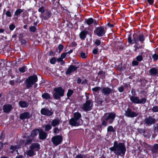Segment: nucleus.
Wrapping results in <instances>:
<instances>
[{
  "mask_svg": "<svg viewBox=\"0 0 158 158\" xmlns=\"http://www.w3.org/2000/svg\"><path fill=\"white\" fill-rule=\"evenodd\" d=\"M116 114L114 112H111L105 114L100 119L101 123L96 125L97 130L101 132L102 130L106 127L108 124H112L114 120L116 117Z\"/></svg>",
  "mask_w": 158,
  "mask_h": 158,
  "instance_id": "1",
  "label": "nucleus"
},
{
  "mask_svg": "<svg viewBox=\"0 0 158 158\" xmlns=\"http://www.w3.org/2000/svg\"><path fill=\"white\" fill-rule=\"evenodd\" d=\"M109 149L111 152H114L115 154L118 155L122 154L124 155L126 152V148L124 143H118L117 141L114 143L113 146Z\"/></svg>",
  "mask_w": 158,
  "mask_h": 158,
  "instance_id": "2",
  "label": "nucleus"
},
{
  "mask_svg": "<svg viewBox=\"0 0 158 158\" xmlns=\"http://www.w3.org/2000/svg\"><path fill=\"white\" fill-rule=\"evenodd\" d=\"M133 38H132V35L130 34L128 37V43L130 44H137L139 42L141 44L144 43L145 40V37L143 33L139 35L136 33H134L132 35Z\"/></svg>",
  "mask_w": 158,
  "mask_h": 158,
  "instance_id": "3",
  "label": "nucleus"
},
{
  "mask_svg": "<svg viewBox=\"0 0 158 158\" xmlns=\"http://www.w3.org/2000/svg\"><path fill=\"white\" fill-rule=\"evenodd\" d=\"M38 81V77L35 74L28 77L25 82L27 89H29L31 87L33 84Z\"/></svg>",
  "mask_w": 158,
  "mask_h": 158,
  "instance_id": "4",
  "label": "nucleus"
},
{
  "mask_svg": "<svg viewBox=\"0 0 158 158\" xmlns=\"http://www.w3.org/2000/svg\"><path fill=\"white\" fill-rule=\"evenodd\" d=\"M54 91L53 96L55 99H59L64 95L65 90L61 86L55 88L54 89Z\"/></svg>",
  "mask_w": 158,
  "mask_h": 158,
  "instance_id": "5",
  "label": "nucleus"
},
{
  "mask_svg": "<svg viewBox=\"0 0 158 158\" xmlns=\"http://www.w3.org/2000/svg\"><path fill=\"white\" fill-rule=\"evenodd\" d=\"M106 30L103 26H99L96 27L94 31V33L98 37L103 36L105 34Z\"/></svg>",
  "mask_w": 158,
  "mask_h": 158,
  "instance_id": "6",
  "label": "nucleus"
},
{
  "mask_svg": "<svg viewBox=\"0 0 158 158\" xmlns=\"http://www.w3.org/2000/svg\"><path fill=\"white\" fill-rule=\"evenodd\" d=\"M130 101L133 103L139 104H145L147 101V99L145 98L139 99V97L137 96H131L130 97Z\"/></svg>",
  "mask_w": 158,
  "mask_h": 158,
  "instance_id": "7",
  "label": "nucleus"
},
{
  "mask_svg": "<svg viewBox=\"0 0 158 158\" xmlns=\"http://www.w3.org/2000/svg\"><path fill=\"white\" fill-rule=\"evenodd\" d=\"M63 139L62 136L58 135L53 136L51 139V141L54 146H57L62 143Z\"/></svg>",
  "mask_w": 158,
  "mask_h": 158,
  "instance_id": "8",
  "label": "nucleus"
},
{
  "mask_svg": "<svg viewBox=\"0 0 158 158\" xmlns=\"http://www.w3.org/2000/svg\"><path fill=\"white\" fill-rule=\"evenodd\" d=\"M156 122L155 118H153L151 116H149L148 118H145L143 121L144 124L146 126H150L154 124Z\"/></svg>",
  "mask_w": 158,
  "mask_h": 158,
  "instance_id": "9",
  "label": "nucleus"
},
{
  "mask_svg": "<svg viewBox=\"0 0 158 158\" xmlns=\"http://www.w3.org/2000/svg\"><path fill=\"white\" fill-rule=\"evenodd\" d=\"M79 67L78 66L71 64L70 65L65 72L66 75H70L71 73L77 71Z\"/></svg>",
  "mask_w": 158,
  "mask_h": 158,
  "instance_id": "10",
  "label": "nucleus"
},
{
  "mask_svg": "<svg viewBox=\"0 0 158 158\" xmlns=\"http://www.w3.org/2000/svg\"><path fill=\"white\" fill-rule=\"evenodd\" d=\"M138 115V113L132 111L131 109L128 107L125 111V115L128 117L134 118L137 116Z\"/></svg>",
  "mask_w": 158,
  "mask_h": 158,
  "instance_id": "11",
  "label": "nucleus"
},
{
  "mask_svg": "<svg viewBox=\"0 0 158 158\" xmlns=\"http://www.w3.org/2000/svg\"><path fill=\"white\" fill-rule=\"evenodd\" d=\"M82 109L85 111H88L92 110V105H91V101L90 100L86 101L85 102L83 103Z\"/></svg>",
  "mask_w": 158,
  "mask_h": 158,
  "instance_id": "12",
  "label": "nucleus"
},
{
  "mask_svg": "<svg viewBox=\"0 0 158 158\" xmlns=\"http://www.w3.org/2000/svg\"><path fill=\"white\" fill-rule=\"evenodd\" d=\"M52 15L51 11L48 10H46L44 14L41 15V17L44 20L48 19L50 18Z\"/></svg>",
  "mask_w": 158,
  "mask_h": 158,
  "instance_id": "13",
  "label": "nucleus"
},
{
  "mask_svg": "<svg viewBox=\"0 0 158 158\" xmlns=\"http://www.w3.org/2000/svg\"><path fill=\"white\" fill-rule=\"evenodd\" d=\"M40 113L42 115L49 116H52L53 114V112L51 109V110H49L45 108L41 109Z\"/></svg>",
  "mask_w": 158,
  "mask_h": 158,
  "instance_id": "14",
  "label": "nucleus"
},
{
  "mask_svg": "<svg viewBox=\"0 0 158 158\" xmlns=\"http://www.w3.org/2000/svg\"><path fill=\"white\" fill-rule=\"evenodd\" d=\"M32 117V114L28 112H25L21 113L19 115V118L21 120L28 119Z\"/></svg>",
  "mask_w": 158,
  "mask_h": 158,
  "instance_id": "15",
  "label": "nucleus"
},
{
  "mask_svg": "<svg viewBox=\"0 0 158 158\" xmlns=\"http://www.w3.org/2000/svg\"><path fill=\"white\" fill-rule=\"evenodd\" d=\"M29 148L35 151H38L40 149V145L37 143H34L31 144Z\"/></svg>",
  "mask_w": 158,
  "mask_h": 158,
  "instance_id": "16",
  "label": "nucleus"
},
{
  "mask_svg": "<svg viewBox=\"0 0 158 158\" xmlns=\"http://www.w3.org/2000/svg\"><path fill=\"white\" fill-rule=\"evenodd\" d=\"M69 124L72 126H78L81 125L80 121H78L73 118H71L69 120Z\"/></svg>",
  "mask_w": 158,
  "mask_h": 158,
  "instance_id": "17",
  "label": "nucleus"
},
{
  "mask_svg": "<svg viewBox=\"0 0 158 158\" xmlns=\"http://www.w3.org/2000/svg\"><path fill=\"white\" fill-rule=\"evenodd\" d=\"M3 111L5 113L10 112L13 109V106L11 104H6L4 105L2 107Z\"/></svg>",
  "mask_w": 158,
  "mask_h": 158,
  "instance_id": "18",
  "label": "nucleus"
},
{
  "mask_svg": "<svg viewBox=\"0 0 158 158\" xmlns=\"http://www.w3.org/2000/svg\"><path fill=\"white\" fill-rule=\"evenodd\" d=\"M112 89L108 87H103L101 89V92L105 95H108L112 92Z\"/></svg>",
  "mask_w": 158,
  "mask_h": 158,
  "instance_id": "19",
  "label": "nucleus"
},
{
  "mask_svg": "<svg viewBox=\"0 0 158 158\" xmlns=\"http://www.w3.org/2000/svg\"><path fill=\"white\" fill-rule=\"evenodd\" d=\"M48 136L47 134L42 129H40L39 131V139L44 140Z\"/></svg>",
  "mask_w": 158,
  "mask_h": 158,
  "instance_id": "20",
  "label": "nucleus"
},
{
  "mask_svg": "<svg viewBox=\"0 0 158 158\" xmlns=\"http://www.w3.org/2000/svg\"><path fill=\"white\" fill-rule=\"evenodd\" d=\"M149 73L151 76H155L158 74V69L156 67L152 68L149 70Z\"/></svg>",
  "mask_w": 158,
  "mask_h": 158,
  "instance_id": "21",
  "label": "nucleus"
},
{
  "mask_svg": "<svg viewBox=\"0 0 158 158\" xmlns=\"http://www.w3.org/2000/svg\"><path fill=\"white\" fill-rule=\"evenodd\" d=\"M88 34V31L84 29L81 31L79 34V37L81 40H84L86 37L87 35Z\"/></svg>",
  "mask_w": 158,
  "mask_h": 158,
  "instance_id": "22",
  "label": "nucleus"
},
{
  "mask_svg": "<svg viewBox=\"0 0 158 158\" xmlns=\"http://www.w3.org/2000/svg\"><path fill=\"white\" fill-rule=\"evenodd\" d=\"M60 123V121L58 118H55L51 122V125L53 127H56Z\"/></svg>",
  "mask_w": 158,
  "mask_h": 158,
  "instance_id": "23",
  "label": "nucleus"
},
{
  "mask_svg": "<svg viewBox=\"0 0 158 158\" xmlns=\"http://www.w3.org/2000/svg\"><path fill=\"white\" fill-rule=\"evenodd\" d=\"M42 97L45 100L51 99L52 98L50 96V94L48 93H45L42 95Z\"/></svg>",
  "mask_w": 158,
  "mask_h": 158,
  "instance_id": "24",
  "label": "nucleus"
},
{
  "mask_svg": "<svg viewBox=\"0 0 158 158\" xmlns=\"http://www.w3.org/2000/svg\"><path fill=\"white\" fill-rule=\"evenodd\" d=\"M158 150V143H155L151 147V151L153 153H156Z\"/></svg>",
  "mask_w": 158,
  "mask_h": 158,
  "instance_id": "25",
  "label": "nucleus"
},
{
  "mask_svg": "<svg viewBox=\"0 0 158 158\" xmlns=\"http://www.w3.org/2000/svg\"><path fill=\"white\" fill-rule=\"evenodd\" d=\"M40 130V129H33L31 132V136L32 138H34L37 135L38 132H39Z\"/></svg>",
  "mask_w": 158,
  "mask_h": 158,
  "instance_id": "26",
  "label": "nucleus"
},
{
  "mask_svg": "<svg viewBox=\"0 0 158 158\" xmlns=\"http://www.w3.org/2000/svg\"><path fill=\"white\" fill-rule=\"evenodd\" d=\"M81 117V113L79 112H76L73 114V118L78 121H80Z\"/></svg>",
  "mask_w": 158,
  "mask_h": 158,
  "instance_id": "27",
  "label": "nucleus"
},
{
  "mask_svg": "<svg viewBox=\"0 0 158 158\" xmlns=\"http://www.w3.org/2000/svg\"><path fill=\"white\" fill-rule=\"evenodd\" d=\"M19 103L20 106L22 108L27 107L28 106V103L25 101H19Z\"/></svg>",
  "mask_w": 158,
  "mask_h": 158,
  "instance_id": "28",
  "label": "nucleus"
},
{
  "mask_svg": "<svg viewBox=\"0 0 158 158\" xmlns=\"http://www.w3.org/2000/svg\"><path fill=\"white\" fill-rule=\"evenodd\" d=\"M94 19L92 18H90L88 19H85V22L88 25H90L93 23Z\"/></svg>",
  "mask_w": 158,
  "mask_h": 158,
  "instance_id": "29",
  "label": "nucleus"
},
{
  "mask_svg": "<svg viewBox=\"0 0 158 158\" xmlns=\"http://www.w3.org/2000/svg\"><path fill=\"white\" fill-rule=\"evenodd\" d=\"M98 77L101 79H104L105 77V72L103 71H100L98 73Z\"/></svg>",
  "mask_w": 158,
  "mask_h": 158,
  "instance_id": "30",
  "label": "nucleus"
},
{
  "mask_svg": "<svg viewBox=\"0 0 158 158\" xmlns=\"http://www.w3.org/2000/svg\"><path fill=\"white\" fill-rule=\"evenodd\" d=\"M43 127L44 128V130L45 131H48L52 128V126L50 124H47L44 125Z\"/></svg>",
  "mask_w": 158,
  "mask_h": 158,
  "instance_id": "31",
  "label": "nucleus"
},
{
  "mask_svg": "<svg viewBox=\"0 0 158 158\" xmlns=\"http://www.w3.org/2000/svg\"><path fill=\"white\" fill-rule=\"evenodd\" d=\"M21 54H20L19 57L20 59L23 60H25L27 56V53L23 50H21Z\"/></svg>",
  "mask_w": 158,
  "mask_h": 158,
  "instance_id": "32",
  "label": "nucleus"
},
{
  "mask_svg": "<svg viewBox=\"0 0 158 158\" xmlns=\"http://www.w3.org/2000/svg\"><path fill=\"white\" fill-rule=\"evenodd\" d=\"M73 91L71 89H69L68 90V92L67 93V97L66 99H69L70 96L73 94Z\"/></svg>",
  "mask_w": 158,
  "mask_h": 158,
  "instance_id": "33",
  "label": "nucleus"
},
{
  "mask_svg": "<svg viewBox=\"0 0 158 158\" xmlns=\"http://www.w3.org/2000/svg\"><path fill=\"white\" fill-rule=\"evenodd\" d=\"M23 12V10L22 9H19L16 10L15 11L14 16H16L17 17H19V15Z\"/></svg>",
  "mask_w": 158,
  "mask_h": 158,
  "instance_id": "34",
  "label": "nucleus"
},
{
  "mask_svg": "<svg viewBox=\"0 0 158 158\" xmlns=\"http://www.w3.org/2000/svg\"><path fill=\"white\" fill-rule=\"evenodd\" d=\"M34 150H32L31 149H30L27 152V155L29 156H32L35 154V153L34 154Z\"/></svg>",
  "mask_w": 158,
  "mask_h": 158,
  "instance_id": "35",
  "label": "nucleus"
},
{
  "mask_svg": "<svg viewBox=\"0 0 158 158\" xmlns=\"http://www.w3.org/2000/svg\"><path fill=\"white\" fill-rule=\"evenodd\" d=\"M27 69V67L26 66H24L22 67L21 68H20L19 69V71L20 72L23 73L25 72Z\"/></svg>",
  "mask_w": 158,
  "mask_h": 158,
  "instance_id": "36",
  "label": "nucleus"
},
{
  "mask_svg": "<svg viewBox=\"0 0 158 158\" xmlns=\"http://www.w3.org/2000/svg\"><path fill=\"white\" fill-rule=\"evenodd\" d=\"M45 10L44 7L43 6H41L38 9V11L39 12L41 13L42 15L44 14V13L45 12Z\"/></svg>",
  "mask_w": 158,
  "mask_h": 158,
  "instance_id": "37",
  "label": "nucleus"
},
{
  "mask_svg": "<svg viewBox=\"0 0 158 158\" xmlns=\"http://www.w3.org/2000/svg\"><path fill=\"white\" fill-rule=\"evenodd\" d=\"M107 131L108 132H115V130L112 126H110L108 127L107 128Z\"/></svg>",
  "mask_w": 158,
  "mask_h": 158,
  "instance_id": "38",
  "label": "nucleus"
},
{
  "mask_svg": "<svg viewBox=\"0 0 158 158\" xmlns=\"http://www.w3.org/2000/svg\"><path fill=\"white\" fill-rule=\"evenodd\" d=\"M33 139H28L26 140V142L25 143L24 146H26L27 145L31 144L32 142Z\"/></svg>",
  "mask_w": 158,
  "mask_h": 158,
  "instance_id": "39",
  "label": "nucleus"
},
{
  "mask_svg": "<svg viewBox=\"0 0 158 158\" xmlns=\"http://www.w3.org/2000/svg\"><path fill=\"white\" fill-rule=\"evenodd\" d=\"M103 101L102 99L98 97L97 100V103L100 105H102Z\"/></svg>",
  "mask_w": 158,
  "mask_h": 158,
  "instance_id": "40",
  "label": "nucleus"
},
{
  "mask_svg": "<svg viewBox=\"0 0 158 158\" xmlns=\"http://www.w3.org/2000/svg\"><path fill=\"white\" fill-rule=\"evenodd\" d=\"M101 89L100 87L97 86L92 88V90L93 92L98 93V91L100 90Z\"/></svg>",
  "mask_w": 158,
  "mask_h": 158,
  "instance_id": "41",
  "label": "nucleus"
},
{
  "mask_svg": "<svg viewBox=\"0 0 158 158\" xmlns=\"http://www.w3.org/2000/svg\"><path fill=\"white\" fill-rule=\"evenodd\" d=\"M152 110L154 112H158V106H153Z\"/></svg>",
  "mask_w": 158,
  "mask_h": 158,
  "instance_id": "42",
  "label": "nucleus"
},
{
  "mask_svg": "<svg viewBox=\"0 0 158 158\" xmlns=\"http://www.w3.org/2000/svg\"><path fill=\"white\" fill-rule=\"evenodd\" d=\"M152 57L154 61H156L158 60V55L156 54V53H155L152 56Z\"/></svg>",
  "mask_w": 158,
  "mask_h": 158,
  "instance_id": "43",
  "label": "nucleus"
},
{
  "mask_svg": "<svg viewBox=\"0 0 158 158\" xmlns=\"http://www.w3.org/2000/svg\"><path fill=\"white\" fill-rule=\"evenodd\" d=\"M80 56L82 59H85L87 57V55L84 52H81L80 53Z\"/></svg>",
  "mask_w": 158,
  "mask_h": 158,
  "instance_id": "44",
  "label": "nucleus"
},
{
  "mask_svg": "<svg viewBox=\"0 0 158 158\" xmlns=\"http://www.w3.org/2000/svg\"><path fill=\"white\" fill-rule=\"evenodd\" d=\"M136 59L138 61H141L143 60V57L142 55H139L136 57Z\"/></svg>",
  "mask_w": 158,
  "mask_h": 158,
  "instance_id": "45",
  "label": "nucleus"
},
{
  "mask_svg": "<svg viewBox=\"0 0 158 158\" xmlns=\"http://www.w3.org/2000/svg\"><path fill=\"white\" fill-rule=\"evenodd\" d=\"M56 61V57H54L50 59V63L51 64H55Z\"/></svg>",
  "mask_w": 158,
  "mask_h": 158,
  "instance_id": "46",
  "label": "nucleus"
},
{
  "mask_svg": "<svg viewBox=\"0 0 158 158\" xmlns=\"http://www.w3.org/2000/svg\"><path fill=\"white\" fill-rule=\"evenodd\" d=\"M36 27L34 26H31L29 28V30L30 31L33 32H35L36 31Z\"/></svg>",
  "mask_w": 158,
  "mask_h": 158,
  "instance_id": "47",
  "label": "nucleus"
},
{
  "mask_svg": "<svg viewBox=\"0 0 158 158\" xmlns=\"http://www.w3.org/2000/svg\"><path fill=\"white\" fill-rule=\"evenodd\" d=\"M15 26L13 23L11 24L9 26V29L10 31H13L15 28Z\"/></svg>",
  "mask_w": 158,
  "mask_h": 158,
  "instance_id": "48",
  "label": "nucleus"
},
{
  "mask_svg": "<svg viewBox=\"0 0 158 158\" xmlns=\"http://www.w3.org/2000/svg\"><path fill=\"white\" fill-rule=\"evenodd\" d=\"M6 16L9 17H10L12 16V14L10 11V10H9L6 12Z\"/></svg>",
  "mask_w": 158,
  "mask_h": 158,
  "instance_id": "49",
  "label": "nucleus"
},
{
  "mask_svg": "<svg viewBox=\"0 0 158 158\" xmlns=\"http://www.w3.org/2000/svg\"><path fill=\"white\" fill-rule=\"evenodd\" d=\"M101 44V41L98 39H96L95 40L94 42V44L97 46H99Z\"/></svg>",
  "mask_w": 158,
  "mask_h": 158,
  "instance_id": "50",
  "label": "nucleus"
},
{
  "mask_svg": "<svg viewBox=\"0 0 158 158\" xmlns=\"http://www.w3.org/2000/svg\"><path fill=\"white\" fill-rule=\"evenodd\" d=\"M19 40L22 44H25L27 43L26 40L23 39L19 38Z\"/></svg>",
  "mask_w": 158,
  "mask_h": 158,
  "instance_id": "51",
  "label": "nucleus"
},
{
  "mask_svg": "<svg viewBox=\"0 0 158 158\" xmlns=\"http://www.w3.org/2000/svg\"><path fill=\"white\" fill-rule=\"evenodd\" d=\"M138 132L141 134L144 133L145 132V129L143 128H138L137 130Z\"/></svg>",
  "mask_w": 158,
  "mask_h": 158,
  "instance_id": "52",
  "label": "nucleus"
},
{
  "mask_svg": "<svg viewBox=\"0 0 158 158\" xmlns=\"http://www.w3.org/2000/svg\"><path fill=\"white\" fill-rule=\"evenodd\" d=\"M59 132V129L57 127L54 128L53 129V133L55 134H58Z\"/></svg>",
  "mask_w": 158,
  "mask_h": 158,
  "instance_id": "53",
  "label": "nucleus"
},
{
  "mask_svg": "<svg viewBox=\"0 0 158 158\" xmlns=\"http://www.w3.org/2000/svg\"><path fill=\"white\" fill-rule=\"evenodd\" d=\"M64 48V46L62 44H60L58 46V48L59 50V52H60Z\"/></svg>",
  "mask_w": 158,
  "mask_h": 158,
  "instance_id": "54",
  "label": "nucleus"
},
{
  "mask_svg": "<svg viewBox=\"0 0 158 158\" xmlns=\"http://www.w3.org/2000/svg\"><path fill=\"white\" fill-rule=\"evenodd\" d=\"M139 64V62L137 60H133L132 62V64L133 66H137Z\"/></svg>",
  "mask_w": 158,
  "mask_h": 158,
  "instance_id": "55",
  "label": "nucleus"
},
{
  "mask_svg": "<svg viewBox=\"0 0 158 158\" xmlns=\"http://www.w3.org/2000/svg\"><path fill=\"white\" fill-rule=\"evenodd\" d=\"M17 149V146H13V145H11L10 148V150H11L13 151H15V150Z\"/></svg>",
  "mask_w": 158,
  "mask_h": 158,
  "instance_id": "56",
  "label": "nucleus"
},
{
  "mask_svg": "<svg viewBox=\"0 0 158 158\" xmlns=\"http://www.w3.org/2000/svg\"><path fill=\"white\" fill-rule=\"evenodd\" d=\"M118 90L119 92L121 93L124 91V89L122 85L118 88Z\"/></svg>",
  "mask_w": 158,
  "mask_h": 158,
  "instance_id": "57",
  "label": "nucleus"
},
{
  "mask_svg": "<svg viewBox=\"0 0 158 158\" xmlns=\"http://www.w3.org/2000/svg\"><path fill=\"white\" fill-rule=\"evenodd\" d=\"M98 48H94L92 51V53L93 54L96 55L98 54Z\"/></svg>",
  "mask_w": 158,
  "mask_h": 158,
  "instance_id": "58",
  "label": "nucleus"
},
{
  "mask_svg": "<svg viewBox=\"0 0 158 158\" xmlns=\"http://www.w3.org/2000/svg\"><path fill=\"white\" fill-rule=\"evenodd\" d=\"M132 96H135L136 95V93L135 90L134 89H132L131 91Z\"/></svg>",
  "mask_w": 158,
  "mask_h": 158,
  "instance_id": "59",
  "label": "nucleus"
},
{
  "mask_svg": "<svg viewBox=\"0 0 158 158\" xmlns=\"http://www.w3.org/2000/svg\"><path fill=\"white\" fill-rule=\"evenodd\" d=\"M93 23L94 25H98L99 24L98 20L94 19Z\"/></svg>",
  "mask_w": 158,
  "mask_h": 158,
  "instance_id": "60",
  "label": "nucleus"
},
{
  "mask_svg": "<svg viewBox=\"0 0 158 158\" xmlns=\"http://www.w3.org/2000/svg\"><path fill=\"white\" fill-rule=\"evenodd\" d=\"M14 80H10L9 81V84L11 86H13L15 83Z\"/></svg>",
  "mask_w": 158,
  "mask_h": 158,
  "instance_id": "61",
  "label": "nucleus"
},
{
  "mask_svg": "<svg viewBox=\"0 0 158 158\" xmlns=\"http://www.w3.org/2000/svg\"><path fill=\"white\" fill-rule=\"evenodd\" d=\"M67 55V53L66 52L63 53L61 54L60 56L63 59Z\"/></svg>",
  "mask_w": 158,
  "mask_h": 158,
  "instance_id": "62",
  "label": "nucleus"
},
{
  "mask_svg": "<svg viewBox=\"0 0 158 158\" xmlns=\"http://www.w3.org/2000/svg\"><path fill=\"white\" fill-rule=\"evenodd\" d=\"M147 1L150 5H152L154 2V0H147Z\"/></svg>",
  "mask_w": 158,
  "mask_h": 158,
  "instance_id": "63",
  "label": "nucleus"
},
{
  "mask_svg": "<svg viewBox=\"0 0 158 158\" xmlns=\"http://www.w3.org/2000/svg\"><path fill=\"white\" fill-rule=\"evenodd\" d=\"M75 158H83L82 155L81 154H78L76 155Z\"/></svg>",
  "mask_w": 158,
  "mask_h": 158,
  "instance_id": "64",
  "label": "nucleus"
}]
</instances>
